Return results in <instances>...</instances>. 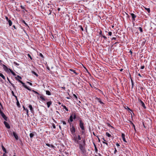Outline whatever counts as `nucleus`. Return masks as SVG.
<instances>
[{
    "mask_svg": "<svg viewBox=\"0 0 156 156\" xmlns=\"http://www.w3.org/2000/svg\"><path fill=\"white\" fill-rule=\"evenodd\" d=\"M11 93H12V95L14 96V97H15V98H16V100H17V97L14 94V93L13 92V91H12V92H11Z\"/></svg>",
    "mask_w": 156,
    "mask_h": 156,
    "instance_id": "nucleus-17",
    "label": "nucleus"
},
{
    "mask_svg": "<svg viewBox=\"0 0 156 156\" xmlns=\"http://www.w3.org/2000/svg\"><path fill=\"white\" fill-rule=\"evenodd\" d=\"M2 66L4 69L5 71L6 72H8V70H9V69H8L6 66L3 64L2 65Z\"/></svg>",
    "mask_w": 156,
    "mask_h": 156,
    "instance_id": "nucleus-4",
    "label": "nucleus"
},
{
    "mask_svg": "<svg viewBox=\"0 0 156 156\" xmlns=\"http://www.w3.org/2000/svg\"><path fill=\"white\" fill-rule=\"evenodd\" d=\"M139 29L140 31V32H143V30L141 27H139Z\"/></svg>",
    "mask_w": 156,
    "mask_h": 156,
    "instance_id": "nucleus-36",
    "label": "nucleus"
},
{
    "mask_svg": "<svg viewBox=\"0 0 156 156\" xmlns=\"http://www.w3.org/2000/svg\"><path fill=\"white\" fill-rule=\"evenodd\" d=\"M17 77L20 79H22V77L20 76H19L18 75H17Z\"/></svg>",
    "mask_w": 156,
    "mask_h": 156,
    "instance_id": "nucleus-43",
    "label": "nucleus"
},
{
    "mask_svg": "<svg viewBox=\"0 0 156 156\" xmlns=\"http://www.w3.org/2000/svg\"><path fill=\"white\" fill-rule=\"evenodd\" d=\"M97 100L98 102H99L101 104H104V103L102 101L100 98H97Z\"/></svg>",
    "mask_w": 156,
    "mask_h": 156,
    "instance_id": "nucleus-20",
    "label": "nucleus"
},
{
    "mask_svg": "<svg viewBox=\"0 0 156 156\" xmlns=\"http://www.w3.org/2000/svg\"><path fill=\"white\" fill-rule=\"evenodd\" d=\"M29 107L30 108L31 112H32L33 111V110L32 105H30Z\"/></svg>",
    "mask_w": 156,
    "mask_h": 156,
    "instance_id": "nucleus-16",
    "label": "nucleus"
},
{
    "mask_svg": "<svg viewBox=\"0 0 156 156\" xmlns=\"http://www.w3.org/2000/svg\"><path fill=\"white\" fill-rule=\"evenodd\" d=\"M46 145L49 147H50L51 145L49 144H46Z\"/></svg>",
    "mask_w": 156,
    "mask_h": 156,
    "instance_id": "nucleus-50",
    "label": "nucleus"
},
{
    "mask_svg": "<svg viewBox=\"0 0 156 156\" xmlns=\"http://www.w3.org/2000/svg\"><path fill=\"white\" fill-rule=\"evenodd\" d=\"M54 146L53 145H51L50 147H54Z\"/></svg>",
    "mask_w": 156,
    "mask_h": 156,
    "instance_id": "nucleus-63",
    "label": "nucleus"
},
{
    "mask_svg": "<svg viewBox=\"0 0 156 156\" xmlns=\"http://www.w3.org/2000/svg\"><path fill=\"white\" fill-rule=\"evenodd\" d=\"M23 109L25 110V111H26L27 115L28 116H29V114H28V110L27 108H25V107L23 106Z\"/></svg>",
    "mask_w": 156,
    "mask_h": 156,
    "instance_id": "nucleus-11",
    "label": "nucleus"
},
{
    "mask_svg": "<svg viewBox=\"0 0 156 156\" xmlns=\"http://www.w3.org/2000/svg\"><path fill=\"white\" fill-rule=\"evenodd\" d=\"M9 70L10 71L12 74L14 76H15L16 75V74L15 73H14L12 69H9Z\"/></svg>",
    "mask_w": 156,
    "mask_h": 156,
    "instance_id": "nucleus-14",
    "label": "nucleus"
},
{
    "mask_svg": "<svg viewBox=\"0 0 156 156\" xmlns=\"http://www.w3.org/2000/svg\"><path fill=\"white\" fill-rule=\"evenodd\" d=\"M116 145L117 146V147H119L120 146V145L119 144H118V143H117L116 144Z\"/></svg>",
    "mask_w": 156,
    "mask_h": 156,
    "instance_id": "nucleus-53",
    "label": "nucleus"
},
{
    "mask_svg": "<svg viewBox=\"0 0 156 156\" xmlns=\"http://www.w3.org/2000/svg\"><path fill=\"white\" fill-rule=\"evenodd\" d=\"M51 104H52V102L51 101L48 102L47 103V105L48 107L49 108L50 107V105Z\"/></svg>",
    "mask_w": 156,
    "mask_h": 156,
    "instance_id": "nucleus-12",
    "label": "nucleus"
},
{
    "mask_svg": "<svg viewBox=\"0 0 156 156\" xmlns=\"http://www.w3.org/2000/svg\"><path fill=\"white\" fill-rule=\"evenodd\" d=\"M13 134L16 139L18 140V137L16 133L15 132H13Z\"/></svg>",
    "mask_w": 156,
    "mask_h": 156,
    "instance_id": "nucleus-8",
    "label": "nucleus"
},
{
    "mask_svg": "<svg viewBox=\"0 0 156 156\" xmlns=\"http://www.w3.org/2000/svg\"><path fill=\"white\" fill-rule=\"evenodd\" d=\"M39 55L42 58H44L43 55L41 53H40Z\"/></svg>",
    "mask_w": 156,
    "mask_h": 156,
    "instance_id": "nucleus-41",
    "label": "nucleus"
},
{
    "mask_svg": "<svg viewBox=\"0 0 156 156\" xmlns=\"http://www.w3.org/2000/svg\"><path fill=\"white\" fill-rule=\"evenodd\" d=\"M27 55L31 59H32V58L31 55L29 54H28Z\"/></svg>",
    "mask_w": 156,
    "mask_h": 156,
    "instance_id": "nucleus-40",
    "label": "nucleus"
},
{
    "mask_svg": "<svg viewBox=\"0 0 156 156\" xmlns=\"http://www.w3.org/2000/svg\"><path fill=\"white\" fill-rule=\"evenodd\" d=\"M15 78L16 80H18L19 82L21 83L23 85V86L25 88L27 89L28 90L30 91L31 89H30L26 85H25V84L22 81L19 80V79H17L16 77H15Z\"/></svg>",
    "mask_w": 156,
    "mask_h": 156,
    "instance_id": "nucleus-2",
    "label": "nucleus"
},
{
    "mask_svg": "<svg viewBox=\"0 0 156 156\" xmlns=\"http://www.w3.org/2000/svg\"><path fill=\"white\" fill-rule=\"evenodd\" d=\"M145 9L147 10L148 13L150 12V9L149 8H145Z\"/></svg>",
    "mask_w": 156,
    "mask_h": 156,
    "instance_id": "nucleus-34",
    "label": "nucleus"
},
{
    "mask_svg": "<svg viewBox=\"0 0 156 156\" xmlns=\"http://www.w3.org/2000/svg\"><path fill=\"white\" fill-rule=\"evenodd\" d=\"M62 122L64 125L66 124V122L65 121H62Z\"/></svg>",
    "mask_w": 156,
    "mask_h": 156,
    "instance_id": "nucleus-45",
    "label": "nucleus"
},
{
    "mask_svg": "<svg viewBox=\"0 0 156 156\" xmlns=\"http://www.w3.org/2000/svg\"><path fill=\"white\" fill-rule=\"evenodd\" d=\"M13 63L14 64L18 66H19V64L17 63V62H14Z\"/></svg>",
    "mask_w": 156,
    "mask_h": 156,
    "instance_id": "nucleus-38",
    "label": "nucleus"
},
{
    "mask_svg": "<svg viewBox=\"0 0 156 156\" xmlns=\"http://www.w3.org/2000/svg\"><path fill=\"white\" fill-rule=\"evenodd\" d=\"M78 140H81V137H80V135H78Z\"/></svg>",
    "mask_w": 156,
    "mask_h": 156,
    "instance_id": "nucleus-44",
    "label": "nucleus"
},
{
    "mask_svg": "<svg viewBox=\"0 0 156 156\" xmlns=\"http://www.w3.org/2000/svg\"><path fill=\"white\" fill-rule=\"evenodd\" d=\"M81 133L83 134L84 133V130H82L81 131Z\"/></svg>",
    "mask_w": 156,
    "mask_h": 156,
    "instance_id": "nucleus-58",
    "label": "nucleus"
},
{
    "mask_svg": "<svg viewBox=\"0 0 156 156\" xmlns=\"http://www.w3.org/2000/svg\"><path fill=\"white\" fill-rule=\"evenodd\" d=\"M131 124L133 125V127H134V128L135 129V126L133 124V123L131 121Z\"/></svg>",
    "mask_w": 156,
    "mask_h": 156,
    "instance_id": "nucleus-42",
    "label": "nucleus"
},
{
    "mask_svg": "<svg viewBox=\"0 0 156 156\" xmlns=\"http://www.w3.org/2000/svg\"><path fill=\"white\" fill-rule=\"evenodd\" d=\"M17 101V102H16V105H17L18 106V107H20V103L17 100H16Z\"/></svg>",
    "mask_w": 156,
    "mask_h": 156,
    "instance_id": "nucleus-30",
    "label": "nucleus"
},
{
    "mask_svg": "<svg viewBox=\"0 0 156 156\" xmlns=\"http://www.w3.org/2000/svg\"><path fill=\"white\" fill-rule=\"evenodd\" d=\"M79 147H80V148L81 150H83V147L82 145H80Z\"/></svg>",
    "mask_w": 156,
    "mask_h": 156,
    "instance_id": "nucleus-28",
    "label": "nucleus"
},
{
    "mask_svg": "<svg viewBox=\"0 0 156 156\" xmlns=\"http://www.w3.org/2000/svg\"><path fill=\"white\" fill-rule=\"evenodd\" d=\"M9 25L10 26H11L12 25V23L11 21L10 20H9L8 21Z\"/></svg>",
    "mask_w": 156,
    "mask_h": 156,
    "instance_id": "nucleus-23",
    "label": "nucleus"
},
{
    "mask_svg": "<svg viewBox=\"0 0 156 156\" xmlns=\"http://www.w3.org/2000/svg\"><path fill=\"white\" fill-rule=\"evenodd\" d=\"M99 34L100 35H102V32L101 31L99 33Z\"/></svg>",
    "mask_w": 156,
    "mask_h": 156,
    "instance_id": "nucleus-59",
    "label": "nucleus"
},
{
    "mask_svg": "<svg viewBox=\"0 0 156 156\" xmlns=\"http://www.w3.org/2000/svg\"><path fill=\"white\" fill-rule=\"evenodd\" d=\"M22 22L24 23L27 26H28L27 24L25 22V21L24 20H22Z\"/></svg>",
    "mask_w": 156,
    "mask_h": 156,
    "instance_id": "nucleus-33",
    "label": "nucleus"
},
{
    "mask_svg": "<svg viewBox=\"0 0 156 156\" xmlns=\"http://www.w3.org/2000/svg\"><path fill=\"white\" fill-rule=\"evenodd\" d=\"M72 115H73V119H75L76 118V115L75 113H73L72 114Z\"/></svg>",
    "mask_w": 156,
    "mask_h": 156,
    "instance_id": "nucleus-25",
    "label": "nucleus"
},
{
    "mask_svg": "<svg viewBox=\"0 0 156 156\" xmlns=\"http://www.w3.org/2000/svg\"><path fill=\"white\" fill-rule=\"evenodd\" d=\"M0 113L1 114L2 117L6 121L7 118L5 116V114L2 112Z\"/></svg>",
    "mask_w": 156,
    "mask_h": 156,
    "instance_id": "nucleus-6",
    "label": "nucleus"
},
{
    "mask_svg": "<svg viewBox=\"0 0 156 156\" xmlns=\"http://www.w3.org/2000/svg\"><path fill=\"white\" fill-rule=\"evenodd\" d=\"M94 147H95V151L96 152H97V151H98V149H97V147H96V146L95 145H94Z\"/></svg>",
    "mask_w": 156,
    "mask_h": 156,
    "instance_id": "nucleus-48",
    "label": "nucleus"
},
{
    "mask_svg": "<svg viewBox=\"0 0 156 156\" xmlns=\"http://www.w3.org/2000/svg\"><path fill=\"white\" fill-rule=\"evenodd\" d=\"M31 73L34 74V75H35V76H36L37 77L38 76V75L35 72H34V71H31Z\"/></svg>",
    "mask_w": 156,
    "mask_h": 156,
    "instance_id": "nucleus-24",
    "label": "nucleus"
},
{
    "mask_svg": "<svg viewBox=\"0 0 156 156\" xmlns=\"http://www.w3.org/2000/svg\"><path fill=\"white\" fill-rule=\"evenodd\" d=\"M5 19H6V20H7V21H8V20H9V19H8V17H7V16H6V17H5Z\"/></svg>",
    "mask_w": 156,
    "mask_h": 156,
    "instance_id": "nucleus-54",
    "label": "nucleus"
},
{
    "mask_svg": "<svg viewBox=\"0 0 156 156\" xmlns=\"http://www.w3.org/2000/svg\"><path fill=\"white\" fill-rule=\"evenodd\" d=\"M122 137L123 141L125 142H127L126 141V139L125 138V135L124 133H122Z\"/></svg>",
    "mask_w": 156,
    "mask_h": 156,
    "instance_id": "nucleus-10",
    "label": "nucleus"
},
{
    "mask_svg": "<svg viewBox=\"0 0 156 156\" xmlns=\"http://www.w3.org/2000/svg\"><path fill=\"white\" fill-rule=\"evenodd\" d=\"M117 152V151L116 150V148H115V151H114V154H116V153Z\"/></svg>",
    "mask_w": 156,
    "mask_h": 156,
    "instance_id": "nucleus-46",
    "label": "nucleus"
},
{
    "mask_svg": "<svg viewBox=\"0 0 156 156\" xmlns=\"http://www.w3.org/2000/svg\"><path fill=\"white\" fill-rule=\"evenodd\" d=\"M106 135L108 137H110L111 136V135L108 132L106 133Z\"/></svg>",
    "mask_w": 156,
    "mask_h": 156,
    "instance_id": "nucleus-29",
    "label": "nucleus"
},
{
    "mask_svg": "<svg viewBox=\"0 0 156 156\" xmlns=\"http://www.w3.org/2000/svg\"><path fill=\"white\" fill-rule=\"evenodd\" d=\"M10 83L11 84V85L13 87L14 89L16 88V87H15L13 83H12L11 82Z\"/></svg>",
    "mask_w": 156,
    "mask_h": 156,
    "instance_id": "nucleus-31",
    "label": "nucleus"
},
{
    "mask_svg": "<svg viewBox=\"0 0 156 156\" xmlns=\"http://www.w3.org/2000/svg\"><path fill=\"white\" fill-rule=\"evenodd\" d=\"M69 120L71 122H72L73 121V117L72 115H71L69 117Z\"/></svg>",
    "mask_w": 156,
    "mask_h": 156,
    "instance_id": "nucleus-19",
    "label": "nucleus"
},
{
    "mask_svg": "<svg viewBox=\"0 0 156 156\" xmlns=\"http://www.w3.org/2000/svg\"><path fill=\"white\" fill-rule=\"evenodd\" d=\"M98 142H100V139L99 138H98Z\"/></svg>",
    "mask_w": 156,
    "mask_h": 156,
    "instance_id": "nucleus-62",
    "label": "nucleus"
},
{
    "mask_svg": "<svg viewBox=\"0 0 156 156\" xmlns=\"http://www.w3.org/2000/svg\"><path fill=\"white\" fill-rule=\"evenodd\" d=\"M62 106L65 109L66 111H68V108H66V106H65V105H62Z\"/></svg>",
    "mask_w": 156,
    "mask_h": 156,
    "instance_id": "nucleus-18",
    "label": "nucleus"
},
{
    "mask_svg": "<svg viewBox=\"0 0 156 156\" xmlns=\"http://www.w3.org/2000/svg\"><path fill=\"white\" fill-rule=\"evenodd\" d=\"M131 82L132 85V88H133V87L134 86V83H133V80H132V79H131Z\"/></svg>",
    "mask_w": 156,
    "mask_h": 156,
    "instance_id": "nucleus-32",
    "label": "nucleus"
},
{
    "mask_svg": "<svg viewBox=\"0 0 156 156\" xmlns=\"http://www.w3.org/2000/svg\"><path fill=\"white\" fill-rule=\"evenodd\" d=\"M102 36L105 40H107V38L105 35H102Z\"/></svg>",
    "mask_w": 156,
    "mask_h": 156,
    "instance_id": "nucleus-37",
    "label": "nucleus"
},
{
    "mask_svg": "<svg viewBox=\"0 0 156 156\" xmlns=\"http://www.w3.org/2000/svg\"><path fill=\"white\" fill-rule=\"evenodd\" d=\"M144 68V66H142L141 67V69H143Z\"/></svg>",
    "mask_w": 156,
    "mask_h": 156,
    "instance_id": "nucleus-52",
    "label": "nucleus"
},
{
    "mask_svg": "<svg viewBox=\"0 0 156 156\" xmlns=\"http://www.w3.org/2000/svg\"><path fill=\"white\" fill-rule=\"evenodd\" d=\"M116 37H113V38H112V40H116Z\"/></svg>",
    "mask_w": 156,
    "mask_h": 156,
    "instance_id": "nucleus-57",
    "label": "nucleus"
},
{
    "mask_svg": "<svg viewBox=\"0 0 156 156\" xmlns=\"http://www.w3.org/2000/svg\"><path fill=\"white\" fill-rule=\"evenodd\" d=\"M0 76L1 77L3 80H5V78L2 73H0Z\"/></svg>",
    "mask_w": 156,
    "mask_h": 156,
    "instance_id": "nucleus-15",
    "label": "nucleus"
},
{
    "mask_svg": "<svg viewBox=\"0 0 156 156\" xmlns=\"http://www.w3.org/2000/svg\"><path fill=\"white\" fill-rule=\"evenodd\" d=\"M70 131L72 135L74 136V140L75 141H76L77 139V137L76 135L75 134L76 129L73 126H72V127L70 128Z\"/></svg>",
    "mask_w": 156,
    "mask_h": 156,
    "instance_id": "nucleus-1",
    "label": "nucleus"
},
{
    "mask_svg": "<svg viewBox=\"0 0 156 156\" xmlns=\"http://www.w3.org/2000/svg\"><path fill=\"white\" fill-rule=\"evenodd\" d=\"M46 94L47 95H51V93L49 91L46 90Z\"/></svg>",
    "mask_w": 156,
    "mask_h": 156,
    "instance_id": "nucleus-22",
    "label": "nucleus"
},
{
    "mask_svg": "<svg viewBox=\"0 0 156 156\" xmlns=\"http://www.w3.org/2000/svg\"><path fill=\"white\" fill-rule=\"evenodd\" d=\"M54 129H55L56 127L55 125L54 124H53L52 125Z\"/></svg>",
    "mask_w": 156,
    "mask_h": 156,
    "instance_id": "nucleus-47",
    "label": "nucleus"
},
{
    "mask_svg": "<svg viewBox=\"0 0 156 156\" xmlns=\"http://www.w3.org/2000/svg\"><path fill=\"white\" fill-rule=\"evenodd\" d=\"M7 155L5 154L4 153L3 154V156H6Z\"/></svg>",
    "mask_w": 156,
    "mask_h": 156,
    "instance_id": "nucleus-61",
    "label": "nucleus"
},
{
    "mask_svg": "<svg viewBox=\"0 0 156 156\" xmlns=\"http://www.w3.org/2000/svg\"><path fill=\"white\" fill-rule=\"evenodd\" d=\"M27 83L31 85V86H32V83H30L29 82H27Z\"/></svg>",
    "mask_w": 156,
    "mask_h": 156,
    "instance_id": "nucleus-49",
    "label": "nucleus"
},
{
    "mask_svg": "<svg viewBox=\"0 0 156 156\" xmlns=\"http://www.w3.org/2000/svg\"><path fill=\"white\" fill-rule=\"evenodd\" d=\"M40 98L42 101H45L46 100L42 96L40 95Z\"/></svg>",
    "mask_w": 156,
    "mask_h": 156,
    "instance_id": "nucleus-21",
    "label": "nucleus"
},
{
    "mask_svg": "<svg viewBox=\"0 0 156 156\" xmlns=\"http://www.w3.org/2000/svg\"><path fill=\"white\" fill-rule=\"evenodd\" d=\"M4 124H5V127L8 129H9L10 128V126L8 123L5 121H4Z\"/></svg>",
    "mask_w": 156,
    "mask_h": 156,
    "instance_id": "nucleus-7",
    "label": "nucleus"
},
{
    "mask_svg": "<svg viewBox=\"0 0 156 156\" xmlns=\"http://www.w3.org/2000/svg\"><path fill=\"white\" fill-rule=\"evenodd\" d=\"M2 150L5 152V153H7V151H6V149L4 147V146H3V145H2Z\"/></svg>",
    "mask_w": 156,
    "mask_h": 156,
    "instance_id": "nucleus-13",
    "label": "nucleus"
},
{
    "mask_svg": "<svg viewBox=\"0 0 156 156\" xmlns=\"http://www.w3.org/2000/svg\"><path fill=\"white\" fill-rule=\"evenodd\" d=\"M102 142H103V143L107 145H108V143L105 142L104 141H103Z\"/></svg>",
    "mask_w": 156,
    "mask_h": 156,
    "instance_id": "nucleus-51",
    "label": "nucleus"
},
{
    "mask_svg": "<svg viewBox=\"0 0 156 156\" xmlns=\"http://www.w3.org/2000/svg\"><path fill=\"white\" fill-rule=\"evenodd\" d=\"M49 13L48 15H49L51 14V11L50 10H49Z\"/></svg>",
    "mask_w": 156,
    "mask_h": 156,
    "instance_id": "nucleus-55",
    "label": "nucleus"
},
{
    "mask_svg": "<svg viewBox=\"0 0 156 156\" xmlns=\"http://www.w3.org/2000/svg\"><path fill=\"white\" fill-rule=\"evenodd\" d=\"M140 103L141 105L145 109L146 108V107L145 106L144 103L141 100H140Z\"/></svg>",
    "mask_w": 156,
    "mask_h": 156,
    "instance_id": "nucleus-5",
    "label": "nucleus"
},
{
    "mask_svg": "<svg viewBox=\"0 0 156 156\" xmlns=\"http://www.w3.org/2000/svg\"><path fill=\"white\" fill-rule=\"evenodd\" d=\"M34 136V134L32 133H30V136L31 138H32Z\"/></svg>",
    "mask_w": 156,
    "mask_h": 156,
    "instance_id": "nucleus-27",
    "label": "nucleus"
},
{
    "mask_svg": "<svg viewBox=\"0 0 156 156\" xmlns=\"http://www.w3.org/2000/svg\"><path fill=\"white\" fill-rule=\"evenodd\" d=\"M130 53H131V54H132V52L130 50L129 51Z\"/></svg>",
    "mask_w": 156,
    "mask_h": 156,
    "instance_id": "nucleus-64",
    "label": "nucleus"
},
{
    "mask_svg": "<svg viewBox=\"0 0 156 156\" xmlns=\"http://www.w3.org/2000/svg\"><path fill=\"white\" fill-rule=\"evenodd\" d=\"M112 32L111 31L109 32L108 33V35L110 36H111L112 35Z\"/></svg>",
    "mask_w": 156,
    "mask_h": 156,
    "instance_id": "nucleus-39",
    "label": "nucleus"
},
{
    "mask_svg": "<svg viewBox=\"0 0 156 156\" xmlns=\"http://www.w3.org/2000/svg\"><path fill=\"white\" fill-rule=\"evenodd\" d=\"M32 91L34 93H35V94H38V95H40L39 94V93H38L37 92V91L34 90H32Z\"/></svg>",
    "mask_w": 156,
    "mask_h": 156,
    "instance_id": "nucleus-35",
    "label": "nucleus"
},
{
    "mask_svg": "<svg viewBox=\"0 0 156 156\" xmlns=\"http://www.w3.org/2000/svg\"><path fill=\"white\" fill-rule=\"evenodd\" d=\"M70 70L71 71H72V72H73L74 73L76 74V75L78 74V73H76V72L75 70H73V69H70Z\"/></svg>",
    "mask_w": 156,
    "mask_h": 156,
    "instance_id": "nucleus-26",
    "label": "nucleus"
},
{
    "mask_svg": "<svg viewBox=\"0 0 156 156\" xmlns=\"http://www.w3.org/2000/svg\"><path fill=\"white\" fill-rule=\"evenodd\" d=\"M131 15L132 17V20L133 21H135V18L136 17V16L133 13H131Z\"/></svg>",
    "mask_w": 156,
    "mask_h": 156,
    "instance_id": "nucleus-9",
    "label": "nucleus"
},
{
    "mask_svg": "<svg viewBox=\"0 0 156 156\" xmlns=\"http://www.w3.org/2000/svg\"><path fill=\"white\" fill-rule=\"evenodd\" d=\"M80 126L82 130H84L85 129L83 126V123L82 120H80Z\"/></svg>",
    "mask_w": 156,
    "mask_h": 156,
    "instance_id": "nucleus-3",
    "label": "nucleus"
},
{
    "mask_svg": "<svg viewBox=\"0 0 156 156\" xmlns=\"http://www.w3.org/2000/svg\"><path fill=\"white\" fill-rule=\"evenodd\" d=\"M7 79L8 81L9 82V83H10L11 81H10V80L9 79V78L8 77H7Z\"/></svg>",
    "mask_w": 156,
    "mask_h": 156,
    "instance_id": "nucleus-56",
    "label": "nucleus"
},
{
    "mask_svg": "<svg viewBox=\"0 0 156 156\" xmlns=\"http://www.w3.org/2000/svg\"><path fill=\"white\" fill-rule=\"evenodd\" d=\"M103 139V141H106V140L105 139V138H102Z\"/></svg>",
    "mask_w": 156,
    "mask_h": 156,
    "instance_id": "nucleus-60",
    "label": "nucleus"
}]
</instances>
